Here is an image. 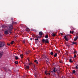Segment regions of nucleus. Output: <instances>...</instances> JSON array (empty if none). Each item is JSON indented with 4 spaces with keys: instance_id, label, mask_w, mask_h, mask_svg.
Wrapping results in <instances>:
<instances>
[{
    "instance_id": "5",
    "label": "nucleus",
    "mask_w": 78,
    "mask_h": 78,
    "mask_svg": "<svg viewBox=\"0 0 78 78\" xmlns=\"http://www.w3.org/2000/svg\"><path fill=\"white\" fill-rule=\"evenodd\" d=\"M45 74L46 75H50V73H48V71H46L45 72Z\"/></svg>"
},
{
    "instance_id": "39",
    "label": "nucleus",
    "mask_w": 78,
    "mask_h": 78,
    "mask_svg": "<svg viewBox=\"0 0 78 78\" xmlns=\"http://www.w3.org/2000/svg\"><path fill=\"white\" fill-rule=\"evenodd\" d=\"M74 32V31H72V34H73Z\"/></svg>"
},
{
    "instance_id": "38",
    "label": "nucleus",
    "mask_w": 78,
    "mask_h": 78,
    "mask_svg": "<svg viewBox=\"0 0 78 78\" xmlns=\"http://www.w3.org/2000/svg\"><path fill=\"white\" fill-rule=\"evenodd\" d=\"M32 62L30 63L29 64V65H30V64H32Z\"/></svg>"
},
{
    "instance_id": "1",
    "label": "nucleus",
    "mask_w": 78,
    "mask_h": 78,
    "mask_svg": "<svg viewBox=\"0 0 78 78\" xmlns=\"http://www.w3.org/2000/svg\"><path fill=\"white\" fill-rule=\"evenodd\" d=\"M42 42L43 43H45V44H48L49 43V41L48 39L45 40V39H43L42 40Z\"/></svg>"
},
{
    "instance_id": "32",
    "label": "nucleus",
    "mask_w": 78,
    "mask_h": 78,
    "mask_svg": "<svg viewBox=\"0 0 78 78\" xmlns=\"http://www.w3.org/2000/svg\"><path fill=\"white\" fill-rule=\"evenodd\" d=\"M23 43H24V44H25V40H23Z\"/></svg>"
},
{
    "instance_id": "21",
    "label": "nucleus",
    "mask_w": 78,
    "mask_h": 78,
    "mask_svg": "<svg viewBox=\"0 0 78 78\" xmlns=\"http://www.w3.org/2000/svg\"><path fill=\"white\" fill-rule=\"evenodd\" d=\"M20 56L21 58H23V54H22L20 55Z\"/></svg>"
},
{
    "instance_id": "22",
    "label": "nucleus",
    "mask_w": 78,
    "mask_h": 78,
    "mask_svg": "<svg viewBox=\"0 0 78 78\" xmlns=\"http://www.w3.org/2000/svg\"><path fill=\"white\" fill-rule=\"evenodd\" d=\"M69 62H73V61H72V59H69Z\"/></svg>"
},
{
    "instance_id": "19",
    "label": "nucleus",
    "mask_w": 78,
    "mask_h": 78,
    "mask_svg": "<svg viewBox=\"0 0 78 78\" xmlns=\"http://www.w3.org/2000/svg\"><path fill=\"white\" fill-rule=\"evenodd\" d=\"M26 69H28L30 68V66H26Z\"/></svg>"
},
{
    "instance_id": "3",
    "label": "nucleus",
    "mask_w": 78,
    "mask_h": 78,
    "mask_svg": "<svg viewBox=\"0 0 78 78\" xmlns=\"http://www.w3.org/2000/svg\"><path fill=\"white\" fill-rule=\"evenodd\" d=\"M13 27L12 26V25H10L9 26V27L8 28V30L9 31H12V28Z\"/></svg>"
},
{
    "instance_id": "45",
    "label": "nucleus",
    "mask_w": 78,
    "mask_h": 78,
    "mask_svg": "<svg viewBox=\"0 0 78 78\" xmlns=\"http://www.w3.org/2000/svg\"><path fill=\"white\" fill-rule=\"evenodd\" d=\"M70 33H72V31H70Z\"/></svg>"
},
{
    "instance_id": "10",
    "label": "nucleus",
    "mask_w": 78,
    "mask_h": 78,
    "mask_svg": "<svg viewBox=\"0 0 78 78\" xmlns=\"http://www.w3.org/2000/svg\"><path fill=\"white\" fill-rule=\"evenodd\" d=\"M39 35L40 36H42V32H39Z\"/></svg>"
},
{
    "instance_id": "30",
    "label": "nucleus",
    "mask_w": 78,
    "mask_h": 78,
    "mask_svg": "<svg viewBox=\"0 0 78 78\" xmlns=\"http://www.w3.org/2000/svg\"><path fill=\"white\" fill-rule=\"evenodd\" d=\"M48 57H47V56H45V59H47V58H48Z\"/></svg>"
},
{
    "instance_id": "49",
    "label": "nucleus",
    "mask_w": 78,
    "mask_h": 78,
    "mask_svg": "<svg viewBox=\"0 0 78 78\" xmlns=\"http://www.w3.org/2000/svg\"><path fill=\"white\" fill-rule=\"evenodd\" d=\"M9 33L11 34V33H12V32H10Z\"/></svg>"
},
{
    "instance_id": "20",
    "label": "nucleus",
    "mask_w": 78,
    "mask_h": 78,
    "mask_svg": "<svg viewBox=\"0 0 78 78\" xmlns=\"http://www.w3.org/2000/svg\"><path fill=\"white\" fill-rule=\"evenodd\" d=\"M65 44L66 46H68V45L69 44V43H65Z\"/></svg>"
},
{
    "instance_id": "2",
    "label": "nucleus",
    "mask_w": 78,
    "mask_h": 78,
    "mask_svg": "<svg viewBox=\"0 0 78 78\" xmlns=\"http://www.w3.org/2000/svg\"><path fill=\"white\" fill-rule=\"evenodd\" d=\"M5 42L0 41V48H2L5 46Z\"/></svg>"
},
{
    "instance_id": "40",
    "label": "nucleus",
    "mask_w": 78,
    "mask_h": 78,
    "mask_svg": "<svg viewBox=\"0 0 78 78\" xmlns=\"http://www.w3.org/2000/svg\"><path fill=\"white\" fill-rule=\"evenodd\" d=\"M26 54L28 55V52H26Z\"/></svg>"
},
{
    "instance_id": "31",
    "label": "nucleus",
    "mask_w": 78,
    "mask_h": 78,
    "mask_svg": "<svg viewBox=\"0 0 78 78\" xmlns=\"http://www.w3.org/2000/svg\"><path fill=\"white\" fill-rule=\"evenodd\" d=\"M76 55L74 54V58H76Z\"/></svg>"
},
{
    "instance_id": "15",
    "label": "nucleus",
    "mask_w": 78,
    "mask_h": 78,
    "mask_svg": "<svg viewBox=\"0 0 78 78\" xmlns=\"http://www.w3.org/2000/svg\"><path fill=\"white\" fill-rule=\"evenodd\" d=\"M77 44V43H76V42H73L72 43V44H71V45H73L74 44Z\"/></svg>"
},
{
    "instance_id": "27",
    "label": "nucleus",
    "mask_w": 78,
    "mask_h": 78,
    "mask_svg": "<svg viewBox=\"0 0 78 78\" xmlns=\"http://www.w3.org/2000/svg\"><path fill=\"white\" fill-rule=\"evenodd\" d=\"M14 41H12L10 43L11 44H13V43H14Z\"/></svg>"
},
{
    "instance_id": "8",
    "label": "nucleus",
    "mask_w": 78,
    "mask_h": 78,
    "mask_svg": "<svg viewBox=\"0 0 78 78\" xmlns=\"http://www.w3.org/2000/svg\"><path fill=\"white\" fill-rule=\"evenodd\" d=\"M5 34H9V33H8V31L7 30H6L5 31Z\"/></svg>"
},
{
    "instance_id": "37",
    "label": "nucleus",
    "mask_w": 78,
    "mask_h": 78,
    "mask_svg": "<svg viewBox=\"0 0 78 78\" xmlns=\"http://www.w3.org/2000/svg\"><path fill=\"white\" fill-rule=\"evenodd\" d=\"M11 20H13V18H11Z\"/></svg>"
},
{
    "instance_id": "14",
    "label": "nucleus",
    "mask_w": 78,
    "mask_h": 78,
    "mask_svg": "<svg viewBox=\"0 0 78 78\" xmlns=\"http://www.w3.org/2000/svg\"><path fill=\"white\" fill-rule=\"evenodd\" d=\"M15 59L16 60H17V59H19V58H18V56H15Z\"/></svg>"
},
{
    "instance_id": "13",
    "label": "nucleus",
    "mask_w": 78,
    "mask_h": 78,
    "mask_svg": "<svg viewBox=\"0 0 78 78\" xmlns=\"http://www.w3.org/2000/svg\"><path fill=\"white\" fill-rule=\"evenodd\" d=\"M51 35L52 36H53V37H55V36H56V34H54V33H52L51 34Z\"/></svg>"
},
{
    "instance_id": "43",
    "label": "nucleus",
    "mask_w": 78,
    "mask_h": 78,
    "mask_svg": "<svg viewBox=\"0 0 78 78\" xmlns=\"http://www.w3.org/2000/svg\"><path fill=\"white\" fill-rule=\"evenodd\" d=\"M30 40L31 41H32V38H30Z\"/></svg>"
},
{
    "instance_id": "34",
    "label": "nucleus",
    "mask_w": 78,
    "mask_h": 78,
    "mask_svg": "<svg viewBox=\"0 0 78 78\" xmlns=\"http://www.w3.org/2000/svg\"><path fill=\"white\" fill-rule=\"evenodd\" d=\"M77 53V51H74V53H73V54H75V53Z\"/></svg>"
},
{
    "instance_id": "33",
    "label": "nucleus",
    "mask_w": 78,
    "mask_h": 78,
    "mask_svg": "<svg viewBox=\"0 0 78 78\" xmlns=\"http://www.w3.org/2000/svg\"><path fill=\"white\" fill-rule=\"evenodd\" d=\"M36 38H39V37H39V36H36L35 37Z\"/></svg>"
},
{
    "instance_id": "26",
    "label": "nucleus",
    "mask_w": 78,
    "mask_h": 78,
    "mask_svg": "<svg viewBox=\"0 0 78 78\" xmlns=\"http://www.w3.org/2000/svg\"><path fill=\"white\" fill-rule=\"evenodd\" d=\"M75 67H76V69H78V65L76 66Z\"/></svg>"
},
{
    "instance_id": "17",
    "label": "nucleus",
    "mask_w": 78,
    "mask_h": 78,
    "mask_svg": "<svg viewBox=\"0 0 78 78\" xmlns=\"http://www.w3.org/2000/svg\"><path fill=\"white\" fill-rule=\"evenodd\" d=\"M57 53H55V55H54V57H56V56H57Z\"/></svg>"
},
{
    "instance_id": "28",
    "label": "nucleus",
    "mask_w": 78,
    "mask_h": 78,
    "mask_svg": "<svg viewBox=\"0 0 78 78\" xmlns=\"http://www.w3.org/2000/svg\"><path fill=\"white\" fill-rule=\"evenodd\" d=\"M15 63L16 64H18V61H15Z\"/></svg>"
},
{
    "instance_id": "51",
    "label": "nucleus",
    "mask_w": 78,
    "mask_h": 78,
    "mask_svg": "<svg viewBox=\"0 0 78 78\" xmlns=\"http://www.w3.org/2000/svg\"><path fill=\"white\" fill-rule=\"evenodd\" d=\"M35 77H36V76H35Z\"/></svg>"
},
{
    "instance_id": "48",
    "label": "nucleus",
    "mask_w": 78,
    "mask_h": 78,
    "mask_svg": "<svg viewBox=\"0 0 78 78\" xmlns=\"http://www.w3.org/2000/svg\"><path fill=\"white\" fill-rule=\"evenodd\" d=\"M4 69H5V70H6L7 72V71L6 70V68H4Z\"/></svg>"
},
{
    "instance_id": "18",
    "label": "nucleus",
    "mask_w": 78,
    "mask_h": 78,
    "mask_svg": "<svg viewBox=\"0 0 78 78\" xmlns=\"http://www.w3.org/2000/svg\"><path fill=\"white\" fill-rule=\"evenodd\" d=\"M34 62H36L37 63V64H38V62H37V60H34Z\"/></svg>"
},
{
    "instance_id": "42",
    "label": "nucleus",
    "mask_w": 78,
    "mask_h": 78,
    "mask_svg": "<svg viewBox=\"0 0 78 78\" xmlns=\"http://www.w3.org/2000/svg\"><path fill=\"white\" fill-rule=\"evenodd\" d=\"M60 34H61V35H63V34H62V33H60Z\"/></svg>"
},
{
    "instance_id": "6",
    "label": "nucleus",
    "mask_w": 78,
    "mask_h": 78,
    "mask_svg": "<svg viewBox=\"0 0 78 78\" xmlns=\"http://www.w3.org/2000/svg\"><path fill=\"white\" fill-rule=\"evenodd\" d=\"M64 38L66 41H68V38L67 37V36H65Z\"/></svg>"
},
{
    "instance_id": "50",
    "label": "nucleus",
    "mask_w": 78,
    "mask_h": 78,
    "mask_svg": "<svg viewBox=\"0 0 78 78\" xmlns=\"http://www.w3.org/2000/svg\"><path fill=\"white\" fill-rule=\"evenodd\" d=\"M28 60L29 61V59H28Z\"/></svg>"
},
{
    "instance_id": "29",
    "label": "nucleus",
    "mask_w": 78,
    "mask_h": 78,
    "mask_svg": "<svg viewBox=\"0 0 78 78\" xmlns=\"http://www.w3.org/2000/svg\"><path fill=\"white\" fill-rule=\"evenodd\" d=\"M75 72H76V71L75 70H73V73H75Z\"/></svg>"
},
{
    "instance_id": "9",
    "label": "nucleus",
    "mask_w": 78,
    "mask_h": 78,
    "mask_svg": "<svg viewBox=\"0 0 78 78\" xmlns=\"http://www.w3.org/2000/svg\"><path fill=\"white\" fill-rule=\"evenodd\" d=\"M12 25H13V24H17V22H14V21H12Z\"/></svg>"
},
{
    "instance_id": "12",
    "label": "nucleus",
    "mask_w": 78,
    "mask_h": 78,
    "mask_svg": "<svg viewBox=\"0 0 78 78\" xmlns=\"http://www.w3.org/2000/svg\"><path fill=\"white\" fill-rule=\"evenodd\" d=\"M26 31H27V32H29V31H30V29L28 28H27L26 29Z\"/></svg>"
},
{
    "instance_id": "47",
    "label": "nucleus",
    "mask_w": 78,
    "mask_h": 78,
    "mask_svg": "<svg viewBox=\"0 0 78 78\" xmlns=\"http://www.w3.org/2000/svg\"><path fill=\"white\" fill-rule=\"evenodd\" d=\"M68 46V47H70V45H68V46Z\"/></svg>"
},
{
    "instance_id": "35",
    "label": "nucleus",
    "mask_w": 78,
    "mask_h": 78,
    "mask_svg": "<svg viewBox=\"0 0 78 78\" xmlns=\"http://www.w3.org/2000/svg\"><path fill=\"white\" fill-rule=\"evenodd\" d=\"M39 40V38H37V39H35V41H38Z\"/></svg>"
},
{
    "instance_id": "4",
    "label": "nucleus",
    "mask_w": 78,
    "mask_h": 78,
    "mask_svg": "<svg viewBox=\"0 0 78 78\" xmlns=\"http://www.w3.org/2000/svg\"><path fill=\"white\" fill-rule=\"evenodd\" d=\"M3 53H4V52L3 51H1V52H0V59L1 58H2V57L3 56Z\"/></svg>"
},
{
    "instance_id": "7",
    "label": "nucleus",
    "mask_w": 78,
    "mask_h": 78,
    "mask_svg": "<svg viewBox=\"0 0 78 78\" xmlns=\"http://www.w3.org/2000/svg\"><path fill=\"white\" fill-rule=\"evenodd\" d=\"M76 36V37H75V38L74 39V41H77V39H78V36Z\"/></svg>"
},
{
    "instance_id": "46",
    "label": "nucleus",
    "mask_w": 78,
    "mask_h": 78,
    "mask_svg": "<svg viewBox=\"0 0 78 78\" xmlns=\"http://www.w3.org/2000/svg\"><path fill=\"white\" fill-rule=\"evenodd\" d=\"M58 75H59V73H58Z\"/></svg>"
},
{
    "instance_id": "44",
    "label": "nucleus",
    "mask_w": 78,
    "mask_h": 78,
    "mask_svg": "<svg viewBox=\"0 0 78 78\" xmlns=\"http://www.w3.org/2000/svg\"><path fill=\"white\" fill-rule=\"evenodd\" d=\"M7 45H10V44H8Z\"/></svg>"
},
{
    "instance_id": "24",
    "label": "nucleus",
    "mask_w": 78,
    "mask_h": 78,
    "mask_svg": "<svg viewBox=\"0 0 78 78\" xmlns=\"http://www.w3.org/2000/svg\"><path fill=\"white\" fill-rule=\"evenodd\" d=\"M45 38L47 39V38H48V35H46V36H45Z\"/></svg>"
},
{
    "instance_id": "16",
    "label": "nucleus",
    "mask_w": 78,
    "mask_h": 78,
    "mask_svg": "<svg viewBox=\"0 0 78 78\" xmlns=\"http://www.w3.org/2000/svg\"><path fill=\"white\" fill-rule=\"evenodd\" d=\"M47 59H48V61L46 60H45L47 62H48H48L50 61V59H49V58H48Z\"/></svg>"
},
{
    "instance_id": "11",
    "label": "nucleus",
    "mask_w": 78,
    "mask_h": 78,
    "mask_svg": "<svg viewBox=\"0 0 78 78\" xmlns=\"http://www.w3.org/2000/svg\"><path fill=\"white\" fill-rule=\"evenodd\" d=\"M2 28H8V26L5 25H2Z\"/></svg>"
},
{
    "instance_id": "52",
    "label": "nucleus",
    "mask_w": 78,
    "mask_h": 78,
    "mask_svg": "<svg viewBox=\"0 0 78 78\" xmlns=\"http://www.w3.org/2000/svg\"><path fill=\"white\" fill-rule=\"evenodd\" d=\"M33 39H34V38H33Z\"/></svg>"
},
{
    "instance_id": "25",
    "label": "nucleus",
    "mask_w": 78,
    "mask_h": 78,
    "mask_svg": "<svg viewBox=\"0 0 78 78\" xmlns=\"http://www.w3.org/2000/svg\"><path fill=\"white\" fill-rule=\"evenodd\" d=\"M54 54V53L53 52H51L50 53V54L51 55H53Z\"/></svg>"
},
{
    "instance_id": "23",
    "label": "nucleus",
    "mask_w": 78,
    "mask_h": 78,
    "mask_svg": "<svg viewBox=\"0 0 78 78\" xmlns=\"http://www.w3.org/2000/svg\"><path fill=\"white\" fill-rule=\"evenodd\" d=\"M54 72H56V68H55L53 70Z\"/></svg>"
},
{
    "instance_id": "41",
    "label": "nucleus",
    "mask_w": 78,
    "mask_h": 78,
    "mask_svg": "<svg viewBox=\"0 0 78 78\" xmlns=\"http://www.w3.org/2000/svg\"><path fill=\"white\" fill-rule=\"evenodd\" d=\"M21 26H21V27H22L23 26V24H21Z\"/></svg>"
},
{
    "instance_id": "36",
    "label": "nucleus",
    "mask_w": 78,
    "mask_h": 78,
    "mask_svg": "<svg viewBox=\"0 0 78 78\" xmlns=\"http://www.w3.org/2000/svg\"><path fill=\"white\" fill-rule=\"evenodd\" d=\"M62 78H66V77H65L64 76H62Z\"/></svg>"
}]
</instances>
